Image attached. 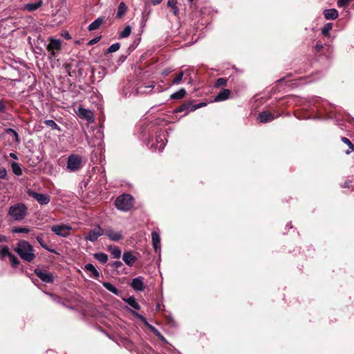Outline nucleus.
Here are the masks:
<instances>
[{
    "label": "nucleus",
    "instance_id": "nucleus-50",
    "mask_svg": "<svg viewBox=\"0 0 354 354\" xmlns=\"http://www.w3.org/2000/svg\"><path fill=\"white\" fill-rule=\"evenodd\" d=\"M162 0H151V3L153 5H158L159 4Z\"/></svg>",
    "mask_w": 354,
    "mask_h": 354
},
{
    "label": "nucleus",
    "instance_id": "nucleus-40",
    "mask_svg": "<svg viewBox=\"0 0 354 354\" xmlns=\"http://www.w3.org/2000/svg\"><path fill=\"white\" fill-rule=\"evenodd\" d=\"M227 84V80L223 77L218 78L215 84V86L219 87L221 86H225Z\"/></svg>",
    "mask_w": 354,
    "mask_h": 354
},
{
    "label": "nucleus",
    "instance_id": "nucleus-4",
    "mask_svg": "<svg viewBox=\"0 0 354 354\" xmlns=\"http://www.w3.org/2000/svg\"><path fill=\"white\" fill-rule=\"evenodd\" d=\"M83 166L82 158L77 154H71L67 160V169L71 171L80 169Z\"/></svg>",
    "mask_w": 354,
    "mask_h": 354
},
{
    "label": "nucleus",
    "instance_id": "nucleus-12",
    "mask_svg": "<svg viewBox=\"0 0 354 354\" xmlns=\"http://www.w3.org/2000/svg\"><path fill=\"white\" fill-rule=\"evenodd\" d=\"M62 41L59 39L50 38V42L47 45V50L50 53V57H55L54 50L61 48Z\"/></svg>",
    "mask_w": 354,
    "mask_h": 354
},
{
    "label": "nucleus",
    "instance_id": "nucleus-31",
    "mask_svg": "<svg viewBox=\"0 0 354 354\" xmlns=\"http://www.w3.org/2000/svg\"><path fill=\"white\" fill-rule=\"evenodd\" d=\"M44 123L50 127L52 129L57 130L61 131V128L57 124V123L53 120H46Z\"/></svg>",
    "mask_w": 354,
    "mask_h": 354
},
{
    "label": "nucleus",
    "instance_id": "nucleus-11",
    "mask_svg": "<svg viewBox=\"0 0 354 354\" xmlns=\"http://www.w3.org/2000/svg\"><path fill=\"white\" fill-rule=\"evenodd\" d=\"M76 113L80 118L85 119L88 122H93L94 120L93 113L89 109L80 106L78 107Z\"/></svg>",
    "mask_w": 354,
    "mask_h": 354
},
{
    "label": "nucleus",
    "instance_id": "nucleus-14",
    "mask_svg": "<svg viewBox=\"0 0 354 354\" xmlns=\"http://www.w3.org/2000/svg\"><path fill=\"white\" fill-rule=\"evenodd\" d=\"M151 240L153 248L156 252H158L160 250V234L157 232H152L151 233Z\"/></svg>",
    "mask_w": 354,
    "mask_h": 354
},
{
    "label": "nucleus",
    "instance_id": "nucleus-21",
    "mask_svg": "<svg viewBox=\"0 0 354 354\" xmlns=\"http://www.w3.org/2000/svg\"><path fill=\"white\" fill-rule=\"evenodd\" d=\"M156 145L155 149H158L159 151H161L164 149L165 146V136L164 135H158L156 138Z\"/></svg>",
    "mask_w": 354,
    "mask_h": 354
},
{
    "label": "nucleus",
    "instance_id": "nucleus-36",
    "mask_svg": "<svg viewBox=\"0 0 354 354\" xmlns=\"http://www.w3.org/2000/svg\"><path fill=\"white\" fill-rule=\"evenodd\" d=\"M184 73L183 71L180 72L175 78L173 80L172 84H179L180 82L182 81V79L183 77Z\"/></svg>",
    "mask_w": 354,
    "mask_h": 354
},
{
    "label": "nucleus",
    "instance_id": "nucleus-20",
    "mask_svg": "<svg viewBox=\"0 0 354 354\" xmlns=\"http://www.w3.org/2000/svg\"><path fill=\"white\" fill-rule=\"evenodd\" d=\"M133 314L134 315H136L137 317H138L141 321H142L143 322H145L147 326H149V327L151 328V330L153 332H154V333H155V334H156L157 336L160 337V339H161L162 340H165L164 337H163L162 335H160V333H159V331H158L157 329H156L154 327H153L152 326H150V325L147 322L146 319H145L142 315H140V314H138V313H135V312H133Z\"/></svg>",
    "mask_w": 354,
    "mask_h": 354
},
{
    "label": "nucleus",
    "instance_id": "nucleus-42",
    "mask_svg": "<svg viewBox=\"0 0 354 354\" xmlns=\"http://www.w3.org/2000/svg\"><path fill=\"white\" fill-rule=\"evenodd\" d=\"M342 141L345 143L346 145H347L348 147H350V149L351 151H354V147L353 145V144L351 143V142L349 140V139H348L346 137H342L341 138Z\"/></svg>",
    "mask_w": 354,
    "mask_h": 354
},
{
    "label": "nucleus",
    "instance_id": "nucleus-16",
    "mask_svg": "<svg viewBox=\"0 0 354 354\" xmlns=\"http://www.w3.org/2000/svg\"><path fill=\"white\" fill-rule=\"evenodd\" d=\"M273 115L269 111H263L259 114L258 120L260 122L266 123L274 120Z\"/></svg>",
    "mask_w": 354,
    "mask_h": 354
},
{
    "label": "nucleus",
    "instance_id": "nucleus-1",
    "mask_svg": "<svg viewBox=\"0 0 354 354\" xmlns=\"http://www.w3.org/2000/svg\"><path fill=\"white\" fill-rule=\"evenodd\" d=\"M14 250L20 258L27 262H32L36 257L33 247L26 241H19Z\"/></svg>",
    "mask_w": 354,
    "mask_h": 354
},
{
    "label": "nucleus",
    "instance_id": "nucleus-41",
    "mask_svg": "<svg viewBox=\"0 0 354 354\" xmlns=\"http://www.w3.org/2000/svg\"><path fill=\"white\" fill-rule=\"evenodd\" d=\"M351 0H338L337 6L339 8H344L348 6L351 3Z\"/></svg>",
    "mask_w": 354,
    "mask_h": 354
},
{
    "label": "nucleus",
    "instance_id": "nucleus-58",
    "mask_svg": "<svg viewBox=\"0 0 354 354\" xmlns=\"http://www.w3.org/2000/svg\"><path fill=\"white\" fill-rule=\"evenodd\" d=\"M149 87L153 88L154 87V86H150Z\"/></svg>",
    "mask_w": 354,
    "mask_h": 354
},
{
    "label": "nucleus",
    "instance_id": "nucleus-32",
    "mask_svg": "<svg viewBox=\"0 0 354 354\" xmlns=\"http://www.w3.org/2000/svg\"><path fill=\"white\" fill-rule=\"evenodd\" d=\"M109 251L111 252L113 257L115 259H118L121 256V250L117 246L109 248Z\"/></svg>",
    "mask_w": 354,
    "mask_h": 354
},
{
    "label": "nucleus",
    "instance_id": "nucleus-57",
    "mask_svg": "<svg viewBox=\"0 0 354 354\" xmlns=\"http://www.w3.org/2000/svg\"><path fill=\"white\" fill-rule=\"evenodd\" d=\"M97 133H99L100 136H101V132L100 131H97Z\"/></svg>",
    "mask_w": 354,
    "mask_h": 354
},
{
    "label": "nucleus",
    "instance_id": "nucleus-5",
    "mask_svg": "<svg viewBox=\"0 0 354 354\" xmlns=\"http://www.w3.org/2000/svg\"><path fill=\"white\" fill-rule=\"evenodd\" d=\"M8 256L11 263L12 267L17 268L19 264V261L18 259L13 255L9 250V248L7 245H0V259H3L5 257Z\"/></svg>",
    "mask_w": 354,
    "mask_h": 354
},
{
    "label": "nucleus",
    "instance_id": "nucleus-39",
    "mask_svg": "<svg viewBox=\"0 0 354 354\" xmlns=\"http://www.w3.org/2000/svg\"><path fill=\"white\" fill-rule=\"evenodd\" d=\"M7 111V106L6 101L3 99H0V114H3Z\"/></svg>",
    "mask_w": 354,
    "mask_h": 354
},
{
    "label": "nucleus",
    "instance_id": "nucleus-17",
    "mask_svg": "<svg viewBox=\"0 0 354 354\" xmlns=\"http://www.w3.org/2000/svg\"><path fill=\"white\" fill-rule=\"evenodd\" d=\"M122 259L129 266H132L136 261V258L131 254V252H124L122 255Z\"/></svg>",
    "mask_w": 354,
    "mask_h": 354
},
{
    "label": "nucleus",
    "instance_id": "nucleus-6",
    "mask_svg": "<svg viewBox=\"0 0 354 354\" xmlns=\"http://www.w3.org/2000/svg\"><path fill=\"white\" fill-rule=\"evenodd\" d=\"M27 194L35 199L41 205H47L50 201V198L48 195L37 193L31 189L27 191Z\"/></svg>",
    "mask_w": 354,
    "mask_h": 354
},
{
    "label": "nucleus",
    "instance_id": "nucleus-9",
    "mask_svg": "<svg viewBox=\"0 0 354 354\" xmlns=\"http://www.w3.org/2000/svg\"><path fill=\"white\" fill-rule=\"evenodd\" d=\"M34 272L42 281L45 283H50L54 281L53 274L48 272L46 270L36 268Z\"/></svg>",
    "mask_w": 354,
    "mask_h": 354
},
{
    "label": "nucleus",
    "instance_id": "nucleus-48",
    "mask_svg": "<svg viewBox=\"0 0 354 354\" xmlns=\"http://www.w3.org/2000/svg\"><path fill=\"white\" fill-rule=\"evenodd\" d=\"M8 238L4 235H0V243L7 242Z\"/></svg>",
    "mask_w": 354,
    "mask_h": 354
},
{
    "label": "nucleus",
    "instance_id": "nucleus-27",
    "mask_svg": "<svg viewBox=\"0 0 354 354\" xmlns=\"http://www.w3.org/2000/svg\"><path fill=\"white\" fill-rule=\"evenodd\" d=\"M102 285L106 289H107L109 291H110L113 294H114L115 295H119L120 291L111 283L103 282Z\"/></svg>",
    "mask_w": 354,
    "mask_h": 354
},
{
    "label": "nucleus",
    "instance_id": "nucleus-49",
    "mask_svg": "<svg viewBox=\"0 0 354 354\" xmlns=\"http://www.w3.org/2000/svg\"><path fill=\"white\" fill-rule=\"evenodd\" d=\"M7 131H8H8L12 132V133H13V134H14V136H15V137L16 138V139H17V138H18V134H17V133L15 131H14V130H13V129H7Z\"/></svg>",
    "mask_w": 354,
    "mask_h": 354
},
{
    "label": "nucleus",
    "instance_id": "nucleus-26",
    "mask_svg": "<svg viewBox=\"0 0 354 354\" xmlns=\"http://www.w3.org/2000/svg\"><path fill=\"white\" fill-rule=\"evenodd\" d=\"M94 258L102 263H106L108 261V256L104 252H97L93 254Z\"/></svg>",
    "mask_w": 354,
    "mask_h": 354
},
{
    "label": "nucleus",
    "instance_id": "nucleus-3",
    "mask_svg": "<svg viewBox=\"0 0 354 354\" xmlns=\"http://www.w3.org/2000/svg\"><path fill=\"white\" fill-rule=\"evenodd\" d=\"M116 207L122 211L130 210L133 206V198L130 194H123L115 200Z\"/></svg>",
    "mask_w": 354,
    "mask_h": 354
},
{
    "label": "nucleus",
    "instance_id": "nucleus-30",
    "mask_svg": "<svg viewBox=\"0 0 354 354\" xmlns=\"http://www.w3.org/2000/svg\"><path fill=\"white\" fill-rule=\"evenodd\" d=\"M11 167L12 172L17 176H21L22 174V169L19 163L13 162L11 163Z\"/></svg>",
    "mask_w": 354,
    "mask_h": 354
},
{
    "label": "nucleus",
    "instance_id": "nucleus-33",
    "mask_svg": "<svg viewBox=\"0 0 354 354\" xmlns=\"http://www.w3.org/2000/svg\"><path fill=\"white\" fill-rule=\"evenodd\" d=\"M131 32V28L129 26H127L124 30L120 33V38H126L129 37Z\"/></svg>",
    "mask_w": 354,
    "mask_h": 354
},
{
    "label": "nucleus",
    "instance_id": "nucleus-23",
    "mask_svg": "<svg viewBox=\"0 0 354 354\" xmlns=\"http://www.w3.org/2000/svg\"><path fill=\"white\" fill-rule=\"evenodd\" d=\"M123 300L128 304L131 307L136 310H140V306L136 300V299L133 297H130L129 298H124Z\"/></svg>",
    "mask_w": 354,
    "mask_h": 354
},
{
    "label": "nucleus",
    "instance_id": "nucleus-7",
    "mask_svg": "<svg viewBox=\"0 0 354 354\" xmlns=\"http://www.w3.org/2000/svg\"><path fill=\"white\" fill-rule=\"evenodd\" d=\"M104 234V230L101 228V227L97 225L93 229H91L88 231L87 234L84 236V239L86 241H89L91 242H94L97 239L101 236Z\"/></svg>",
    "mask_w": 354,
    "mask_h": 354
},
{
    "label": "nucleus",
    "instance_id": "nucleus-28",
    "mask_svg": "<svg viewBox=\"0 0 354 354\" xmlns=\"http://www.w3.org/2000/svg\"><path fill=\"white\" fill-rule=\"evenodd\" d=\"M41 1L27 3L25 5V9L27 10L28 11L32 12V11L38 9L41 6Z\"/></svg>",
    "mask_w": 354,
    "mask_h": 354
},
{
    "label": "nucleus",
    "instance_id": "nucleus-56",
    "mask_svg": "<svg viewBox=\"0 0 354 354\" xmlns=\"http://www.w3.org/2000/svg\"><path fill=\"white\" fill-rule=\"evenodd\" d=\"M50 297L53 298L54 299V297L52 294H48Z\"/></svg>",
    "mask_w": 354,
    "mask_h": 354
},
{
    "label": "nucleus",
    "instance_id": "nucleus-25",
    "mask_svg": "<svg viewBox=\"0 0 354 354\" xmlns=\"http://www.w3.org/2000/svg\"><path fill=\"white\" fill-rule=\"evenodd\" d=\"M103 21L102 18H97L88 26V30L91 31L98 29L102 24Z\"/></svg>",
    "mask_w": 354,
    "mask_h": 354
},
{
    "label": "nucleus",
    "instance_id": "nucleus-51",
    "mask_svg": "<svg viewBox=\"0 0 354 354\" xmlns=\"http://www.w3.org/2000/svg\"><path fill=\"white\" fill-rule=\"evenodd\" d=\"M9 156L15 160H17L18 157L15 153H10Z\"/></svg>",
    "mask_w": 354,
    "mask_h": 354
},
{
    "label": "nucleus",
    "instance_id": "nucleus-35",
    "mask_svg": "<svg viewBox=\"0 0 354 354\" xmlns=\"http://www.w3.org/2000/svg\"><path fill=\"white\" fill-rule=\"evenodd\" d=\"M13 233H28L30 229L26 227H16L12 230Z\"/></svg>",
    "mask_w": 354,
    "mask_h": 354
},
{
    "label": "nucleus",
    "instance_id": "nucleus-34",
    "mask_svg": "<svg viewBox=\"0 0 354 354\" xmlns=\"http://www.w3.org/2000/svg\"><path fill=\"white\" fill-rule=\"evenodd\" d=\"M192 107V103H187V104H183V105H181L180 106H179L177 109H176V112H183V111H190V108ZM188 112L186 113V114Z\"/></svg>",
    "mask_w": 354,
    "mask_h": 354
},
{
    "label": "nucleus",
    "instance_id": "nucleus-52",
    "mask_svg": "<svg viewBox=\"0 0 354 354\" xmlns=\"http://www.w3.org/2000/svg\"><path fill=\"white\" fill-rule=\"evenodd\" d=\"M63 36H64L66 39H70L71 38V36H70V35H69V33H68V32H65V33L63 35Z\"/></svg>",
    "mask_w": 354,
    "mask_h": 354
},
{
    "label": "nucleus",
    "instance_id": "nucleus-18",
    "mask_svg": "<svg viewBox=\"0 0 354 354\" xmlns=\"http://www.w3.org/2000/svg\"><path fill=\"white\" fill-rule=\"evenodd\" d=\"M324 17L328 20H333L337 18L338 12L336 9H326L324 11Z\"/></svg>",
    "mask_w": 354,
    "mask_h": 354
},
{
    "label": "nucleus",
    "instance_id": "nucleus-53",
    "mask_svg": "<svg viewBox=\"0 0 354 354\" xmlns=\"http://www.w3.org/2000/svg\"><path fill=\"white\" fill-rule=\"evenodd\" d=\"M315 47L318 50H319L322 48V45L317 44Z\"/></svg>",
    "mask_w": 354,
    "mask_h": 354
},
{
    "label": "nucleus",
    "instance_id": "nucleus-13",
    "mask_svg": "<svg viewBox=\"0 0 354 354\" xmlns=\"http://www.w3.org/2000/svg\"><path fill=\"white\" fill-rule=\"evenodd\" d=\"M131 286L132 288L136 291H143L145 290V286L144 283V278L142 277H138L134 278L131 283Z\"/></svg>",
    "mask_w": 354,
    "mask_h": 354
},
{
    "label": "nucleus",
    "instance_id": "nucleus-8",
    "mask_svg": "<svg viewBox=\"0 0 354 354\" xmlns=\"http://www.w3.org/2000/svg\"><path fill=\"white\" fill-rule=\"evenodd\" d=\"M71 230L72 227L68 225H55L51 227L53 232L62 237L68 236Z\"/></svg>",
    "mask_w": 354,
    "mask_h": 354
},
{
    "label": "nucleus",
    "instance_id": "nucleus-38",
    "mask_svg": "<svg viewBox=\"0 0 354 354\" xmlns=\"http://www.w3.org/2000/svg\"><path fill=\"white\" fill-rule=\"evenodd\" d=\"M332 29V24H327L322 30V33L327 36L329 35L330 30Z\"/></svg>",
    "mask_w": 354,
    "mask_h": 354
},
{
    "label": "nucleus",
    "instance_id": "nucleus-37",
    "mask_svg": "<svg viewBox=\"0 0 354 354\" xmlns=\"http://www.w3.org/2000/svg\"><path fill=\"white\" fill-rule=\"evenodd\" d=\"M120 44L119 43H115V44H113L112 45H111L109 48L107 49V53H114V52H116L117 50H119L120 48Z\"/></svg>",
    "mask_w": 354,
    "mask_h": 354
},
{
    "label": "nucleus",
    "instance_id": "nucleus-45",
    "mask_svg": "<svg viewBox=\"0 0 354 354\" xmlns=\"http://www.w3.org/2000/svg\"><path fill=\"white\" fill-rule=\"evenodd\" d=\"M205 105H206L205 103H199V104H196V105H192V107L190 108V111H195L196 109L201 108V107H203V106H204Z\"/></svg>",
    "mask_w": 354,
    "mask_h": 354
},
{
    "label": "nucleus",
    "instance_id": "nucleus-29",
    "mask_svg": "<svg viewBox=\"0 0 354 354\" xmlns=\"http://www.w3.org/2000/svg\"><path fill=\"white\" fill-rule=\"evenodd\" d=\"M176 0H168L167 1V6L171 8V12L176 16L179 13L178 8L176 6Z\"/></svg>",
    "mask_w": 354,
    "mask_h": 354
},
{
    "label": "nucleus",
    "instance_id": "nucleus-46",
    "mask_svg": "<svg viewBox=\"0 0 354 354\" xmlns=\"http://www.w3.org/2000/svg\"><path fill=\"white\" fill-rule=\"evenodd\" d=\"M111 266L116 269H118L122 266V263L120 261H116L113 262L111 264Z\"/></svg>",
    "mask_w": 354,
    "mask_h": 354
},
{
    "label": "nucleus",
    "instance_id": "nucleus-54",
    "mask_svg": "<svg viewBox=\"0 0 354 354\" xmlns=\"http://www.w3.org/2000/svg\"><path fill=\"white\" fill-rule=\"evenodd\" d=\"M352 151H351L350 147H349V148L348 149V150H346V154H349V153H351Z\"/></svg>",
    "mask_w": 354,
    "mask_h": 354
},
{
    "label": "nucleus",
    "instance_id": "nucleus-47",
    "mask_svg": "<svg viewBox=\"0 0 354 354\" xmlns=\"http://www.w3.org/2000/svg\"><path fill=\"white\" fill-rule=\"evenodd\" d=\"M100 39V37H97L91 40H90L88 43V45H93L95 44H96L97 42H98Z\"/></svg>",
    "mask_w": 354,
    "mask_h": 354
},
{
    "label": "nucleus",
    "instance_id": "nucleus-22",
    "mask_svg": "<svg viewBox=\"0 0 354 354\" xmlns=\"http://www.w3.org/2000/svg\"><path fill=\"white\" fill-rule=\"evenodd\" d=\"M127 9L128 8L125 3L123 1L120 2L116 13V18L120 19L126 13Z\"/></svg>",
    "mask_w": 354,
    "mask_h": 354
},
{
    "label": "nucleus",
    "instance_id": "nucleus-43",
    "mask_svg": "<svg viewBox=\"0 0 354 354\" xmlns=\"http://www.w3.org/2000/svg\"><path fill=\"white\" fill-rule=\"evenodd\" d=\"M37 240L43 248L47 250L48 251L53 252V250H50L46 244H44L42 237L38 236H37Z\"/></svg>",
    "mask_w": 354,
    "mask_h": 354
},
{
    "label": "nucleus",
    "instance_id": "nucleus-44",
    "mask_svg": "<svg viewBox=\"0 0 354 354\" xmlns=\"http://www.w3.org/2000/svg\"><path fill=\"white\" fill-rule=\"evenodd\" d=\"M7 177V171L5 168L0 169V179H6Z\"/></svg>",
    "mask_w": 354,
    "mask_h": 354
},
{
    "label": "nucleus",
    "instance_id": "nucleus-2",
    "mask_svg": "<svg viewBox=\"0 0 354 354\" xmlns=\"http://www.w3.org/2000/svg\"><path fill=\"white\" fill-rule=\"evenodd\" d=\"M28 214V208L24 203H16L11 205L8 211V215L16 221H22Z\"/></svg>",
    "mask_w": 354,
    "mask_h": 354
},
{
    "label": "nucleus",
    "instance_id": "nucleus-10",
    "mask_svg": "<svg viewBox=\"0 0 354 354\" xmlns=\"http://www.w3.org/2000/svg\"><path fill=\"white\" fill-rule=\"evenodd\" d=\"M104 234L112 241H118L123 239L121 232L115 231L111 227H106Z\"/></svg>",
    "mask_w": 354,
    "mask_h": 354
},
{
    "label": "nucleus",
    "instance_id": "nucleus-15",
    "mask_svg": "<svg viewBox=\"0 0 354 354\" xmlns=\"http://www.w3.org/2000/svg\"><path fill=\"white\" fill-rule=\"evenodd\" d=\"M84 270L86 271L89 276L94 279H98L100 277V273L97 270V269L94 267V266L91 263H87L84 266Z\"/></svg>",
    "mask_w": 354,
    "mask_h": 354
},
{
    "label": "nucleus",
    "instance_id": "nucleus-24",
    "mask_svg": "<svg viewBox=\"0 0 354 354\" xmlns=\"http://www.w3.org/2000/svg\"><path fill=\"white\" fill-rule=\"evenodd\" d=\"M186 93L187 92L185 88H180L178 91L171 94L170 98L172 100H180L183 98L185 96Z\"/></svg>",
    "mask_w": 354,
    "mask_h": 354
},
{
    "label": "nucleus",
    "instance_id": "nucleus-55",
    "mask_svg": "<svg viewBox=\"0 0 354 354\" xmlns=\"http://www.w3.org/2000/svg\"><path fill=\"white\" fill-rule=\"evenodd\" d=\"M344 187H348V184H347V182H346V183H344Z\"/></svg>",
    "mask_w": 354,
    "mask_h": 354
},
{
    "label": "nucleus",
    "instance_id": "nucleus-19",
    "mask_svg": "<svg viewBox=\"0 0 354 354\" xmlns=\"http://www.w3.org/2000/svg\"><path fill=\"white\" fill-rule=\"evenodd\" d=\"M230 95V91L229 89H222L219 93L215 96L214 101L220 102L227 100Z\"/></svg>",
    "mask_w": 354,
    "mask_h": 354
}]
</instances>
